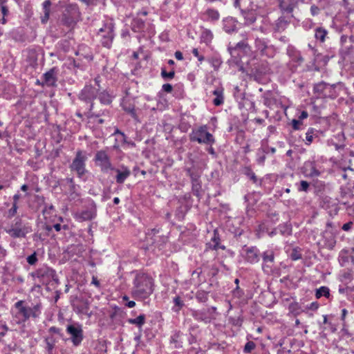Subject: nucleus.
I'll return each instance as SVG.
<instances>
[{"instance_id":"473e14b6","label":"nucleus","mask_w":354,"mask_h":354,"mask_svg":"<svg viewBox=\"0 0 354 354\" xmlns=\"http://www.w3.org/2000/svg\"><path fill=\"white\" fill-rule=\"evenodd\" d=\"M263 261H270V262H273L274 261V254L272 252H271L270 254H263Z\"/></svg>"},{"instance_id":"3c124183","label":"nucleus","mask_w":354,"mask_h":354,"mask_svg":"<svg viewBox=\"0 0 354 354\" xmlns=\"http://www.w3.org/2000/svg\"><path fill=\"white\" fill-rule=\"evenodd\" d=\"M115 134H120L122 137H123V139H124V142H126V136L124 135V133L121 132L120 131H119L118 129H117L115 132Z\"/></svg>"},{"instance_id":"9d476101","label":"nucleus","mask_w":354,"mask_h":354,"mask_svg":"<svg viewBox=\"0 0 354 354\" xmlns=\"http://www.w3.org/2000/svg\"><path fill=\"white\" fill-rule=\"evenodd\" d=\"M31 231L29 227L24 226L23 227H13L8 230V234L13 238L24 237Z\"/></svg>"},{"instance_id":"864d4df0","label":"nucleus","mask_w":354,"mask_h":354,"mask_svg":"<svg viewBox=\"0 0 354 354\" xmlns=\"http://www.w3.org/2000/svg\"><path fill=\"white\" fill-rule=\"evenodd\" d=\"M192 52L196 57H198L199 55V53L197 48H194Z\"/></svg>"},{"instance_id":"9b49d317","label":"nucleus","mask_w":354,"mask_h":354,"mask_svg":"<svg viewBox=\"0 0 354 354\" xmlns=\"http://www.w3.org/2000/svg\"><path fill=\"white\" fill-rule=\"evenodd\" d=\"M115 171L117 174L115 180L119 184H122L131 175V171L127 167H122V169H116Z\"/></svg>"},{"instance_id":"6e6552de","label":"nucleus","mask_w":354,"mask_h":354,"mask_svg":"<svg viewBox=\"0 0 354 354\" xmlns=\"http://www.w3.org/2000/svg\"><path fill=\"white\" fill-rule=\"evenodd\" d=\"M57 70L55 68L50 69L43 75L42 86L54 87L57 86Z\"/></svg>"},{"instance_id":"6ab92c4d","label":"nucleus","mask_w":354,"mask_h":354,"mask_svg":"<svg viewBox=\"0 0 354 354\" xmlns=\"http://www.w3.org/2000/svg\"><path fill=\"white\" fill-rule=\"evenodd\" d=\"M213 93L216 96L213 102L215 106H219L223 103V95L222 90H215Z\"/></svg>"},{"instance_id":"a878e982","label":"nucleus","mask_w":354,"mask_h":354,"mask_svg":"<svg viewBox=\"0 0 354 354\" xmlns=\"http://www.w3.org/2000/svg\"><path fill=\"white\" fill-rule=\"evenodd\" d=\"M190 176L192 179L193 192L196 196H199V190L198 189V179L196 177L193 176L192 174H190Z\"/></svg>"},{"instance_id":"7ed1b4c3","label":"nucleus","mask_w":354,"mask_h":354,"mask_svg":"<svg viewBox=\"0 0 354 354\" xmlns=\"http://www.w3.org/2000/svg\"><path fill=\"white\" fill-rule=\"evenodd\" d=\"M96 166L100 168L103 173H108L111 170H114L111 163V158L106 150L97 151L93 159Z\"/></svg>"},{"instance_id":"412c9836","label":"nucleus","mask_w":354,"mask_h":354,"mask_svg":"<svg viewBox=\"0 0 354 354\" xmlns=\"http://www.w3.org/2000/svg\"><path fill=\"white\" fill-rule=\"evenodd\" d=\"M326 35L327 31L325 29L319 28L316 30L315 37L317 39H319L322 42H324L325 41V37Z\"/></svg>"},{"instance_id":"aec40b11","label":"nucleus","mask_w":354,"mask_h":354,"mask_svg":"<svg viewBox=\"0 0 354 354\" xmlns=\"http://www.w3.org/2000/svg\"><path fill=\"white\" fill-rule=\"evenodd\" d=\"M330 292L329 289L326 286H322L319 289L317 290L315 296L317 299L320 298L322 296H325L326 297H329Z\"/></svg>"},{"instance_id":"0e129e2a","label":"nucleus","mask_w":354,"mask_h":354,"mask_svg":"<svg viewBox=\"0 0 354 354\" xmlns=\"http://www.w3.org/2000/svg\"><path fill=\"white\" fill-rule=\"evenodd\" d=\"M295 324H296V325H299L300 324L299 320V319H296Z\"/></svg>"},{"instance_id":"f8f14e48","label":"nucleus","mask_w":354,"mask_h":354,"mask_svg":"<svg viewBox=\"0 0 354 354\" xmlns=\"http://www.w3.org/2000/svg\"><path fill=\"white\" fill-rule=\"evenodd\" d=\"M96 214L94 209H85L80 213L76 214L75 218L79 221L91 220L95 218Z\"/></svg>"},{"instance_id":"4be33fe9","label":"nucleus","mask_w":354,"mask_h":354,"mask_svg":"<svg viewBox=\"0 0 354 354\" xmlns=\"http://www.w3.org/2000/svg\"><path fill=\"white\" fill-rule=\"evenodd\" d=\"M45 342L47 345L46 348H47L48 353H51L52 351L54 348L55 345V339H54V337L53 336H49L45 339Z\"/></svg>"},{"instance_id":"4d7b16f0","label":"nucleus","mask_w":354,"mask_h":354,"mask_svg":"<svg viewBox=\"0 0 354 354\" xmlns=\"http://www.w3.org/2000/svg\"><path fill=\"white\" fill-rule=\"evenodd\" d=\"M347 310L346 309L342 310V319H344L346 315Z\"/></svg>"},{"instance_id":"0eeeda50","label":"nucleus","mask_w":354,"mask_h":354,"mask_svg":"<svg viewBox=\"0 0 354 354\" xmlns=\"http://www.w3.org/2000/svg\"><path fill=\"white\" fill-rule=\"evenodd\" d=\"M113 24L112 22L106 24L103 28L100 29V32H105L106 35H102V44L104 47L109 48L113 38Z\"/></svg>"},{"instance_id":"2eb2a0df","label":"nucleus","mask_w":354,"mask_h":354,"mask_svg":"<svg viewBox=\"0 0 354 354\" xmlns=\"http://www.w3.org/2000/svg\"><path fill=\"white\" fill-rule=\"evenodd\" d=\"M98 98L102 104H109L111 103L113 96L106 90L98 93Z\"/></svg>"},{"instance_id":"338daca9","label":"nucleus","mask_w":354,"mask_h":354,"mask_svg":"<svg viewBox=\"0 0 354 354\" xmlns=\"http://www.w3.org/2000/svg\"><path fill=\"white\" fill-rule=\"evenodd\" d=\"M5 1L6 0H0V4H3Z\"/></svg>"},{"instance_id":"423d86ee","label":"nucleus","mask_w":354,"mask_h":354,"mask_svg":"<svg viewBox=\"0 0 354 354\" xmlns=\"http://www.w3.org/2000/svg\"><path fill=\"white\" fill-rule=\"evenodd\" d=\"M66 332L71 335V339L73 344L75 346H79L83 340V330L80 325H68Z\"/></svg>"},{"instance_id":"8fccbe9b","label":"nucleus","mask_w":354,"mask_h":354,"mask_svg":"<svg viewBox=\"0 0 354 354\" xmlns=\"http://www.w3.org/2000/svg\"><path fill=\"white\" fill-rule=\"evenodd\" d=\"M126 306L129 308H133L136 306V303L133 301H129L127 303Z\"/></svg>"},{"instance_id":"a19ab883","label":"nucleus","mask_w":354,"mask_h":354,"mask_svg":"<svg viewBox=\"0 0 354 354\" xmlns=\"http://www.w3.org/2000/svg\"><path fill=\"white\" fill-rule=\"evenodd\" d=\"M91 283L95 285L96 287H100V281H98L97 278L95 276L92 277Z\"/></svg>"},{"instance_id":"c85d7f7f","label":"nucleus","mask_w":354,"mask_h":354,"mask_svg":"<svg viewBox=\"0 0 354 354\" xmlns=\"http://www.w3.org/2000/svg\"><path fill=\"white\" fill-rule=\"evenodd\" d=\"M68 181L70 183L71 190L72 192L71 194V197L72 198H75L77 196V194L75 193L76 185L74 184L73 178L68 179Z\"/></svg>"},{"instance_id":"e433bc0d","label":"nucleus","mask_w":354,"mask_h":354,"mask_svg":"<svg viewBox=\"0 0 354 354\" xmlns=\"http://www.w3.org/2000/svg\"><path fill=\"white\" fill-rule=\"evenodd\" d=\"M124 109L129 113L133 118L136 117V112H135V109L133 107H129V108H125L124 107Z\"/></svg>"},{"instance_id":"79ce46f5","label":"nucleus","mask_w":354,"mask_h":354,"mask_svg":"<svg viewBox=\"0 0 354 354\" xmlns=\"http://www.w3.org/2000/svg\"><path fill=\"white\" fill-rule=\"evenodd\" d=\"M175 55V57L178 59V60H183V53L180 52V51H176L174 54Z\"/></svg>"},{"instance_id":"f704fd0d","label":"nucleus","mask_w":354,"mask_h":354,"mask_svg":"<svg viewBox=\"0 0 354 354\" xmlns=\"http://www.w3.org/2000/svg\"><path fill=\"white\" fill-rule=\"evenodd\" d=\"M173 87L170 84H165L162 85V90L167 93H171Z\"/></svg>"},{"instance_id":"4c0bfd02","label":"nucleus","mask_w":354,"mask_h":354,"mask_svg":"<svg viewBox=\"0 0 354 354\" xmlns=\"http://www.w3.org/2000/svg\"><path fill=\"white\" fill-rule=\"evenodd\" d=\"M353 225L352 222H348L343 225L342 230L344 231H348L351 228V226Z\"/></svg>"},{"instance_id":"37998d69","label":"nucleus","mask_w":354,"mask_h":354,"mask_svg":"<svg viewBox=\"0 0 354 354\" xmlns=\"http://www.w3.org/2000/svg\"><path fill=\"white\" fill-rule=\"evenodd\" d=\"M49 332L51 333H59V329L57 327L52 326L49 328Z\"/></svg>"},{"instance_id":"e2e57ef3","label":"nucleus","mask_w":354,"mask_h":354,"mask_svg":"<svg viewBox=\"0 0 354 354\" xmlns=\"http://www.w3.org/2000/svg\"><path fill=\"white\" fill-rule=\"evenodd\" d=\"M122 299H123V300H125V301H128L129 297H128L127 296H126V295H125V296H124V297H122Z\"/></svg>"},{"instance_id":"4468645a","label":"nucleus","mask_w":354,"mask_h":354,"mask_svg":"<svg viewBox=\"0 0 354 354\" xmlns=\"http://www.w3.org/2000/svg\"><path fill=\"white\" fill-rule=\"evenodd\" d=\"M28 319L30 317L37 318L41 314V305L36 304L32 307L26 306Z\"/></svg>"},{"instance_id":"f257e3e1","label":"nucleus","mask_w":354,"mask_h":354,"mask_svg":"<svg viewBox=\"0 0 354 354\" xmlns=\"http://www.w3.org/2000/svg\"><path fill=\"white\" fill-rule=\"evenodd\" d=\"M153 287V281L151 277L145 274H138L133 281L131 295L137 300L146 299L152 294Z\"/></svg>"},{"instance_id":"09e8293b","label":"nucleus","mask_w":354,"mask_h":354,"mask_svg":"<svg viewBox=\"0 0 354 354\" xmlns=\"http://www.w3.org/2000/svg\"><path fill=\"white\" fill-rule=\"evenodd\" d=\"M1 12H2L3 15L6 16L8 12V9L4 6H1Z\"/></svg>"},{"instance_id":"5701e85b","label":"nucleus","mask_w":354,"mask_h":354,"mask_svg":"<svg viewBox=\"0 0 354 354\" xmlns=\"http://www.w3.org/2000/svg\"><path fill=\"white\" fill-rule=\"evenodd\" d=\"M205 15L211 20H216L219 17V14L218 11L215 10H207V12H205Z\"/></svg>"},{"instance_id":"7c9ffc66","label":"nucleus","mask_w":354,"mask_h":354,"mask_svg":"<svg viewBox=\"0 0 354 354\" xmlns=\"http://www.w3.org/2000/svg\"><path fill=\"white\" fill-rule=\"evenodd\" d=\"M37 261V255H36L35 252H34L33 254H32L31 255H30L27 257V262L30 265H34Z\"/></svg>"},{"instance_id":"20e7f679","label":"nucleus","mask_w":354,"mask_h":354,"mask_svg":"<svg viewBox=\"0 0 354 354\" xmlns=\"http://www.w3.org/2000/svg\"><path fill=\"white\" fill-rule=\"evenodd\" d=\"M87 156L85 152L79 150L76 152L75 158L71 165V169L76 171L78 177L82 178L86 172V161Z\"/></svg>"},{"instance_id":"1a4fd4ad","label":"nucleus","mask_w":354,"mask_h":354,"mask_svg":"<svg viewBox=\"0 0 354 354\" xmlns=\"http://www.w3.org/2000/svg\"><path fill=\"white\" fill-rule=\"evenodd\" d=\"M206 127H201V143L203 142L210 145L208 148L209 153L214 155V150L212 145L215 142V139L213 135L206 131Z\"/></svg>"},{"instance_id":"13d9d810","label":"nucleus","mask_w":354,"mask_h":354,"mask_svg":"<svg viewBox=\"0 0 354 354\" xmlns=\"http://www.w3.org/2000/svg\"><path fill=\"white\" fill-rule=\"evenodd\" d=\"M250 178L254 180V181H256L257 180V177L256 176L254 175V174H252L251 176H250Z\"/></svg>"},{"instance_id":"58836bf2","label":"nucleus","mask_w":354,"mask_h":354,"mask_svg":"<svg viewBox=\"0 0 354 354\" xmlns=\"http://www.w3.org/2000/svg\"><path fill=\"white\" fill-rule=\"evenodd\" d=\"M292 123L293 128L295 130H297L299 129V125L301 124L299 120H292Z\"/></svg>"},{"instance_id":"b1692460","label":"nucleus","mask_w":354,"mask_h":354,"mask_svg":"<svg viewBox=\"0 0 354 354\" xmlns=\"http://www.w3.org/2000/svg\"><path fill=\"white\" fill-rule=\"evenodd\" d=\"M175 75V72L174 70H171L169 72H167L165 68H162L161 70V75L165 80H171L174 78Z\"/></svg>"},{"instance_id":"680f3d73","label":"nucleus","mask_w":354,"mask_h":354,"mask_svg":"<svg viewBox=\"0 0 354 354\" xmlns=\"http://www.w3.org/2000/svg\"><path fill=\"white\" fill-rule=\"evenodd\" d=\"M139 15L146 16L147 15V12L146 11H143V12H140Z\"/></svg>"},{"instance_id":"f03ea898","label":"nucleus","mask_w":354,"mask_h":354,"mask_svg":"<svg viewBox=\"0 0 354 354\" xmlns=\"http://www.w3.org/2000/svg\"><path fill=\"white\" fill-rule=\"evenodd\" d=\"M95 85L87 84L82 90L79 97L81 100L90 103V110L93 109V101L96 98L99 91H100V77L95 78Z\"/></svg>"},{"instance_id":"5fc2aeb1","label":"nucleus","mask_w":354,"mask_h":354,"mask_svg":"<svg viewBox=\"0 0 354 354\" xmlns=\"http://www.w3.org/2000/svg\"><path fill=\"white\" fill-rule=\"evenodd\" d=\"M21 189L24 192H26L28 189V186L26 185H23L21 187Z\"/></svg>"},{"instance_id":"72a5a7b5","label":"nucleus","mask_w":354,"mask_h":354,"mask_svg":"<svg viewBox=\"0 0 354 354\" xmlns=\"http://www.w3.org/2000/svg\"><path fill=\"white\" fill-rule=\"evenodd\" d=\"M8 328L6 324L0 325V336L3 337L6 335Z\"/></svg>"},{"instance_id":"69168bd1","label":"nucleus","mask_w":354,"mask_h":354,"mask_svg":"<svg viewBox=\"0 0 354 354\" xmlns=\"http://www.w3.org/2000/svg\"><path fill=\"white\" fill-rule=\"evenodd\" d=\"M194 139L199 142V138H196V136H194Z\"/></svg>"},{"instance_id":"6e6d98bb","label":"nucleus","mask_w":354,"mask_h":354,"mask_svg":"<svg viewBox=\"0 0 354 354\" xmlns=\"http://www.w3.org/2000/svg\"><path fill=\"white\" fill-rule=\"evenodd\" d=\"M113 203L114 204L117 205L120 203V199L118 197H115L113 198Z\"/></svg>"},{"instance_id":"39448f33","label":"nucleus","mask_w":354,"mask_h":354,"mask_svg":"<svg viewBox=\"0 0 354 354\" xmlns=\"http://www.w3.org/2000/svg\"><path fill=\"white\" fill-rule=\"evenodd\" d=\"M11 313L13 321L17 324H23L28 320L26 306L24 305V301L22 300L15 304Z\"/></svg>"},{"instance_id":"bf43d9fd","label":"nucleus","mask_w":354,"mask_h":354,"mask_svg":"<svg viewBox=\"0 0 354 354\" xmlns=\"http://www.w3.org/2000/svg\"><path fill=\"white\" fill-rule=\"evenodd\" d=\"M174 61L173 59H169L168 61V64H169L170 66H173L174 64Z\"/></svg>"},{"instance_id":"c9c22d12","label":"nucleus","mask_w":354,"mask_h":354,"mask_svg":"<svg viewBox=\"0 0 354 354\" xmlns=\"http://www.w3.org/2000/svg\"><path fill=\"white\" fill-rule=\"evenodd\" d=\"M308 187H309V184H308V183L307 181L302 180L301 182L300 190H301V191H307Z\"/></svg>"},{"instance_id":"c03bdc74","label":"nucleus","mask_w":354,"mask_h":354,"mask_svg":"<svg viewBox=\"0 0 354 354\" xmlns=\"http://www.w3.org/2000/svg\"><path fill=\"white\" fill-rule=\"evenodd\" d=\"M308 308L311 310H317L318 308V304L316 302H313L310 304V306L308 307Z\"/></svg>"},{"instance_id":"c756f323","label":"nucleus","mask_w":354,"mask_h":354,"mask_svg":"<svg viewBox=\"0 0 354 354\" xmlns=\"http://www.w3.org/2000/svg\"><path fill=\"white\" fill-rule=\"evenodd\" d=\"M17 208H18L17 205L12 204V207L8 211V213H7L8 217V218L13 217L17 213Z\"/></svg>"},{"instance_id":"bb28decb","label":"nucleus","mask_w":354,"mask_h":354,"mask_svg":"<svg viewBox=\"0 0 354 354\" xmlns=\"http://www.w3.org/2000/svg\"><path fill=\"white\" fill-rule=\"evenodd\" d=\"M244 17L247 24H252L256 20V17L253 12H244Z\"/></svg>"},{"instance_id":"603ef678","label":"nucleus","mask_w":354,"mask_h":354,"mask_svg":"<svg viewBox=\"0 0 354 354\" xmlns=\"http://www.w3.org/2000/svg\"><path fill=\"white\" fill-rule=\"evenodd\" d=\"M53 228L57 231L59 232L61 230L62 226L60 224L57 223L53 225Z\"/></svg>"},{"instance_id":"393cba45","label":"nucleus","mask_w":354,"mask_h":354,"mask_svg":"<svg viewBox=\"0 0 354 354\" xmlns=\"http://www.w3.org/2000/svg\"><path fill=\"white\" fill-rule=\"evenodd\" d=\"M247 260L250 261V263H254L257 261L258 257L256 253H254L252 250H249L248 251V256H247Z\"/></svg>"},{"instance_id":"dca6fc26","label":"nucleus","mask_w":354,"mask_h":354,"mask_svg":"<svg viewBox=\"0 0 354 354\" xmlns=\"http://www.w3.org/2000/svg\"><path fill=\"white\" fill-rule=\"evenodd\" d=\"M50 6L51 2L50 0H46L43 3L44 15L41 17V21L43 24L46 23L49 19Z\"/></svg>"},{"instance_id":"f3484780","label":"nucleus","mask_w":354,"mask_h":354,"mask_svg":"<svg viewBox=\"0 0 354 354\" xmlns=\"http://www.w3.org/2000/svg\"><path fill=\"white\" fill-rule=\"evenodd\" d=\"M128 322L131 324H135L138 327H142L145 322V315H140L138 317L134 319H129Z\"/></svg>"},{"instance_id":"a211bd4d","label":"nucleus","mask_w":354,"mask_h":354,"mask_svg":"<svg viewBox=\"0 0 354 354\" xmlns=\"http://www.w3.org/2000/svg\"><path fill=\"white\" fill-rule=\"evenodd\" d=\"M174 306L172 307L173 311L178 313L184 306V302L182 299L177 296L174 298Z\"/></svg>"},{"instance_id":"052dcab7","label":"nucleus","mask_w":354,"mask_h":354,"mask_svg":"<svg viewBox=\"0 0 354 354\" xmlns=\"http://www.w3.org/2000/svg\"><path fill=\"white\" fill-rule=\"evenodd\" d=\"M255 120H256V122L257 123H259V124H261L263 122V120L262 119H259V118L256 119Z\"/></svg>"},{"instance_id":"a18cd8bd","label":"nucleus","mask_w":354,"mask_h":354,"mask_svg":"<svg viewBox=\"0 0 354 354\" xmlns=\"http://www.w3.org/2000/svg\"><path fill=\"white\" fill-rule=\"evenodd\" d=\"M306 141L308 145L310 144L313 141V136L309 133H306Z\"/></svg>"},{"instance_id":"49530a36","label":"nucleus","mask_w":354,"mask_h":354,"mask_svg":"<svg viewBox=\"0 0 354 354\" xmlns=\"http://www.w3.org/2000/svg\"><path fill=\"white\" fill-rule=\"evenodd\" d=\"M19 198H20V195L19 194H15L13 196V201H14L13 204L17 205V202H18Z\"/></svg>"},{"instance_id":"774afa93","label":"nucleus","mask_w":354,"mask_h":354,"mask_svg":"<svg viewBox=\"0 0 354 354\" xmlns=\"http://www.w3.org/2000/svg\"><path fill=\"white\" fill-rule=\"evenodd\" d=\"M239 279H235V283H236V284H238V283H239Z\"/></svg>"},{"instance_id":"ea45409f","label":"nucleus","mask_w":354,"mask_h":354,"mask_svg":"<svg viewBox=\"0 0 354 354\" xmlns=\"http://www.w3.org/2000/svg\"><path fill=\"white\" fill-rule=\"evenodd\" d=\"M319 8L318 7L315 6H313L310 8V11L313 15H316L319 12Z\"/></svg>"},{"instance_id":"cd10ccee","label":"nucleus","mask_w":354,"mask_h":354,"mask_svg":"<svg viewBox=\"0 0 354 354\" xmlns=\"http://www.w3.org/2000/svg\"><path fill=\"white\" fill-rule=\"evenodd\" d=\"M255 347H256V344L253 342L249 341L245 344V345L244 346V352L250 353L252 351H253L255 348Z\"/></svg>"},{"instance_id":"de8ad7c7","label":"nucleus","mask_w":354,"mask_h":354,"mask_svg":"<svg viewBox=\"0 0 354 354\" xmlns=\"http://www.w3.org/2000/svg\"><path fill=\"white\" fill-rule=\"evenodd\" d=\"M308 114L306 111H304L301 112V115L299 116L300 120H304L308 117Z\"/></svg>"},{"instance_id":"ddd939ff","label":"nucleus","mask_w":354,"mask_h":354,"mask_svg":"<svg viewBox=\"0 0 354 354\" xmlns=\"http://www.w3.org/2000/svg\"><path fill=\"white\" fill-rule=\"evenodd\" d=\"M53 273L54 270L53 269L48 267H43L37 270L33 274V276L39 279H44V277L53 276Z\"/></svg>"},{"instance_id":"2f4dec72","label":"nucleus","mask_w":354,"mask_h":354,"mask_svg":"<svg viewBox=\"0 0 354 354\" xmlns=\"http://www.w3.org/2000/svg\"><path fill=\"white\" fill-rule=\"evenodd\" d=\"M204 41L209 43L212 39V35L209 30H205L203 33Z\"/></svg>"}]
</instances>
